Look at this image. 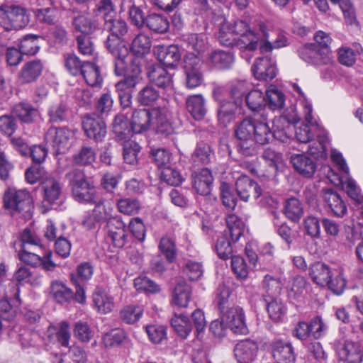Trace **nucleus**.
Returning <instances> with one entry per match:
<instances>
[{
	"mask_svg": "<svg viewBox=\"0 0 363 363\" xmlns=\"http://www.w3.org/2000/svg\"><path fill=\"white\" fill-rule=\"evenodd\" d=\"M104 29L111 33L106 39V48L114 59H120L117 64V69H119L123 63L121 60L129 55L128 48L121 40V38L128 33V24L121 18L108 16L104 21Z\"/></svg>",
	"mask_w": 363,
	"mask_h": 363,
	"instance_id": "nucleus-1",
	"label": "nucleus"
},
{
	"mask_svg": "<svg viewBox=\"0 0 363 363\" xmlns=\"http://www.w3.org/2000/svg\"><path fill=\"white\" fill-rule=\"evenodd\" d=\"M126 59L123 58L121 60L123 63L119 69H117V64L120 59L113 60L115 74L118 77H123V79L115 84L117 94L133 93V90L142 80V70L138 59L135 58L131 61L129 68H127Z\"/></svg>",
	"mask_w": 363,
	"mask_h": 363,
	"instance_id": "nucleus-2",
	"label": "nucleus"
},
{
	"mask_svg": "<svg viewBox=\"0 0 363 363\" xmlns=\"http://www.w3.org/2000/svg\"><path fill=\"white\" fill-rule=\"evenodd\" d=\"M29 22L30 14L25 7L12 2L0 6V24L6 31L23 29Z\"/></svg>",
	"mask_w": 363,
	"mask_h": 363,
	"instance_id": "nucleus-3",
	"label": "nucleus"
},
{
	"mask_svg": "<svg viewBox=\"0 0 363 363\" xmlns=\"http://www.w3.org/2000/svg\"><path fill=\"white\" fill-rule=\"evenodd\" d=\"M255 116L245 118L235 126L238 152L244 157L257 155V147L254 141Z\"/></svg>",
	"mask_w": 363,
	"mask_h": 363,
	"instance_id": "nucleus-4",
	"label": "nucleus"
},
{
	"mask_svg": "<svg viewBox=\"0 0 363 363\" xmlns=\"http://www.w3.org/2000/svg\"><path fill=\"white\" fill-rule=\"evenodd\" d=\"M73 133L67 127L51 126L45 134L46 145L57 154L65 153L71 145Z\"/></svg>",
	"mask_w": 363,
	"mask_h": 363,
	"instance_id": "nucleus-5",
	"label": "nucleus"
},
{
	"mask_svg": "<svg viewBox=\"0 0 363 363\" xmlns=\"http://www.w3.org/2000/svg\"><path fill=\"white\" fill-rule=\"evenodd\" d=\"M4 206L5 208L13 212L27 213L33 208L32 199L25 190L9 189L4 193Z\"/></svg>",
	"mask_w": 363,
	"mask_h": 363,
	"instance_id": "nucleus-6",
	"label": "nucleus"
},
{
	"mask_svg": "<svg viewBox=\"0 0 363 363\" xmlns=\"http://www.w3.org/2000/svg\"><path fill=\"white\" fill-rule=\"evenodd\" d=\"M44 206H60L64 200L63 185L60 178L48 177L42 182Z\"/></svg>",
	"mask_w": 363,
	"mask_h": 363,
	"instance_id": "nucleus-7",
	"label": "nucleus"
},
{
	"mask_svg": "<svg viewBox=\"0 0 363 363\" xmlns=\"http://www.w3.org/2000/svg\"><path fill=\"white\" fill-rule=\"evenodd\" d=\"M82 127L86 135L96 143L103 141L107 133L105 121L96 114L84 116Z\"/></svg>",
	"mask_w": 363,
	"mask_h": 363,
	"instance_id": "nucleus-8",
	"label": "nucleus"
},
{
	"mask_svg": "<svg viewBox=\"0 0 363 363\" xmlns=\"http://www.w3.org/2000/svg\"><path fill=\"white\" fill-rule=\"evenodd\" d=\"M222 319L234 333L247 335L249 333L242 308L230 307L222 315Z\"/></svg>",
	"mask_w": 363,
	"mask_h": 363,
	"instance_id": "nucleus-9",
	"label": "nucleus"
},
{
	"mask_svg": "<svg viewBox=\"0 0 363 363\" xmlns=\"http://www.w3.org/2000/svg\"><path fill=\"white\" fill-rule=\"evenodd\" d=\"M158 113H160V108L135 110L132 114L130 122L133 133H141L148 130L152 127L155 116Z\"/></svg>",
	"mask_w": 363,
	"mask_h": 363,
	"instance_id": "nucleus-10",
	"label": "nucleus"
},
{
	"mask_svg": "<svg viewBox=\"0 0 363 363\" xmlns=\"http://www.w3.org/2000/svg\"><path fill=\"white\" fill-rule=\"evenodd\" d=\"M252 72L259 81H271L277 75L275 63L267 56L257 58L252 67Z\"/></svg>",
	"mask_w": 363,
	"mask_h": 363,
	"instance_id": "nucleus-11",
	"label": "nucleus"
},
{
	"mask_svg": "<svg viewBox=\"0 0 363 363\" xmlns=\"http://www.w3.org/2000/svg\"><path fill=\"white\" fill-rule=\"evenodd\" d=\"M154 54L157 60L165 67H175L181 59V52L178 45H157L154 48Z\"/></svg>",
	"mask_w": 363,
	"mask_h": 363,
	"instance_id": "nucleus-12",
	"label": "nucleus"
},
{
	"mask_svg": "<svg viewBox=\"0 0 363 363\" xmlns=\"http://www.w3.org/2000/svg\"><path fill=\"white\" fill-rule=\"evenodd\" d=\"M320 197L331 212L337 217H342L347 213V206L340 194L333 189L323 188Z\"/></svg>",
	"mask_w": 363,
	"mask_h": 363,
	"instance_id": "nucleus-13",
	"label": "nucleus"
},
{
	"mask_svg": "<svg viewBox=\"0 0 363 363\" xmlns=\"http://www.w3.org/2000/svg\"><path fill=\"white\" fill-rule=\"evenodd\" d=\"M274 359L278 363H295L296 356L289 342L275 340L270 344Z\"/></svg>",
	"mask_w": 363,
	"mask_h": 363,
	"instance_id": "nucleus-14",
	"label": "nucleus"
},
{
	"mask_svg": "<svg viewBox=\"0 0 363 363\" xmlns=\"http://www.w3.org/2000/svg\"><path fill=\"white\" fill-rule=\"evenodd\" d=\"M193 188L197 194L206 196L211 191L213 183V177L211 171L208 168H203L191 174Z\"/></svg>",
	"mask_w": 363,
	"mask_h": 363,
	"instance_id": "nucleus-15",
	"label": "nucleus"
},
{
	"mask_svg": "<svg viewBox=\"0 0 363 363\" xmlns=\"http://www.w3.org/2000/svg\"><path fill=\"white\" fill-rule=\"evenodd\" d=\"M257 352L258 345L250 339L240 341L234 348V354L238 363H252L255 359Z\"/></svg>",
	"mask_w": 363,
	"mask_h": 363,
	"instance_id": "nucleus-16",
	"label": "nucleus"
},
{
	"mask_svg": "<svg viewBox=\"0 0 363 363\" xmlns=\"http://www.w3.org/2000/svg\"><path fill=\"white\" fill-rule=\"evenodd\" d=\"M147 78L152 85L156 86L166 91L173 90L172 74L162 67L157 66L151 67L148 72Z\"/></svg>",
	"mask_w": 363,
	"mask_h": 363,
	"instance_id": "nucleus-17",
	"label": "nucleus"
},
{
	"mask_svg": "<svg viewBox=\"0 0 363 363\" xmlns=\"http://www.w3.org/2000/svg\"><path fill=\"white\" fill-rule=\"evenodd\" d=\"M337 353L340 359L347 363H361L363 359V348L358 342L345 340Z\"/></svg>",
	"mask_w": 363,
	"mask_h": 363,
	"instance_id": "nucleus-18",
	"label": "nucleus"
},
{
	"mask_svg": "<svg viewBox=\"0 0 363 363\" xmlns=\"http://www.w3.org/2000/svg\"><path fill=\"white\" fill-rule=\"evenodd\" d=\"M238 195L244 201H247L250 196L257 199L261 195V189L254 180L245 175L240 176L235 183Z\"/></svg>",
	"mask_w": 363,
	"mask_h": 363,
	"instance_id": "nucleus-19",
	"label": "nucleus"
},
{
	"mask_svg": "<svg viewBox=\"0 0 363 363\" xmlns=\"http://www.w3.org/2000/svg\"><path fill=\"white\" fill-rule=\"evenodd\" d=\"M44 64L41 60H33L26 62L18 74V81L22 84L35 82L41 75Z\"/></svg>",
	"mask_w": 363,
	"mask_h": 363,
	"instance_id": "nucleus-20",
	"label": "nucleus"
},
{
	"mask_svg": "<svg viewBox=\"0 0 363 363\" xmlns=\"http://www.w3.org/2000/svg\"><path fill=\"white\" fill-rule=\"evenodd\" d=\"M254 141L260 145H266L273 140L272 130L270 129L267 116L264 113L255 115Z\"/></svg>",
	"mask_w": 363,
	"mask_h": 363,
	"instance_id": "nucleus-21",
	"label": "nucleus"
},
{
	"mask_svg": "<svg viewBox=\"0 0 363 363\" xmlns=\"http://www.w3.org/2000/svg\"><path fill=\"white\" fill-rule=\"evenodd\" d=\"M181 46L189 53L201 55L207 48L206 38L202 34L186 33L180 38Z\"/></svg>",
	"mask_w": 363,
	"mask_h": 363,
	"instance_id": "nucleus-22",
	"label": "nucleus"
},
{
	"mask_svg": "<svg viewBox=\"0 0 363 363\" xmlns=\"http://www.w3.org/2000/svg\"><path fill=\"white\" fill-rule=\"evenodd\" d=\"M309 275L313 281L318 286L325 287L328 280L333 276L331 268L323 262H315L309 267Z\"/></svg>",
	"mask_w": 363,
	"mask_h": 363,
	"instance_id": "nucleus-23",
	"label": "nucleus"
},
{
	"mask_svg": "<svg viewBox=\"0 0 363 363\" xmlns=\"http://www.w3.org/2000/svg\"><path fill=\"white\" fill-rule=\"evenodd\" d=\"M291 162L296 171L305 177H312L315 172V162L304 154L291 156Z\"/></svg>",
	"mask_w": 363,
	"mask_h": 363,
	"instance_id": "nucleus-24",
	"label": "nucleus"
},
{
	"mask_svg": "<svg viewBox=\"0 0 363 363\" xmlns=\"http://www.w3.org/2000/svg\"><path fill=\"white\" fill-rule=\"evenodd\" d=\"M72 25L76 32L84 35H91L99 28L98 22L85 13H78L72 18Z\"/></svg>",
	"mask_w": 363,
	"mask_h": 363,
	"instance_id": "nucleus-25",
	"label": "nucleus"
},
{
	"mask_svg": "<svg viewBox=\"0 0 363 363\" xmlns=\"http://www.w3.org/2000/svg\"><path fill=\"white\" fill-rule=\"evenodd\" d=\"M92 300L95 308L101 313H108L113 308V298L101 287L96 288L92 295Z\"/></svg>",
	"mask_w": 363,
	"mask_h": 363,
	"instance_id": "nucleus-26",
	"label": "nucleus"
},
{
	"mask_svg": "<svg viewBox=\"0 0 363 363\" xmlns=\"http://www.w3.org/2000/svg\"><path fill=\"white\" fill-rule=\"evenodd\" d=\"M208 60L216 69H228L233 65L235 57L230 51L216 50L209 54Z\"/></svg>",
	"mask_w": 363,
	"mask_h": 363,
	"instance_id": "nucleus-27",
	"label": "nucleus"
},
{
	"mask_svg": "<svg viewBox=\"0 0 363 363\" xmlns=\"http://www.w3.org/2000/svg\"><path fill=\"white\" fill-rule=\"evenodd\" d=\"M74 199L80 203H96V190L89 182L73 187L72 189Z\"/></svg>",
	"mask_w": 363,
	"mask_h": 363,
	"instance_id": "nucleus-28",
	"label": "nucleus"
},
{
	"mask_svg": "<svg viewBox=\"0 0 363 363\" xmlns=\"http://www.w3.org/2000/svg\"><path fill=\"white\" fill-rule=\"evenodd\" d=\"M225 220L227 228L224 234L229 235L233 242H238L245 232V223L235 214H229Z\"/></svg>",
	"mask_w": 363,
	"mask_h": 363,
	"instance_id": "nucleus-29",
	"label": "nucleus"
},
{
	"mask_svg": "<svg viewBox=\"0 0 363 363\" xmlns=\"http://www.w3.org/2000/svg\"><path fill=\"white\" fill-rule=\"evenodd\" d=\"M186 106L188 112L195 120L199 121L204 118L207 110L202 95L196 94L189 96L186 101Z\"/></svg>",
	"mask_w": 363,
	"mask_h": 363,
	"instance_id": "nucleus-30",
	"label": "nucleus"
},
{
	"mask_svg": "<svg viewBox=\"0 0 363 363\" xmlns=\"http://www.w3.org/2000/svg\"><path fill=\"white\" fill-rule=\"evenodd\" d=\"M12 113L25 123H33L38 116V110L27 102H20L16 104L13 107Z\"/></svg>",
	"mask_w": 363,
	"mask_h": 363,
	"instance_id": "nucleus-31",
	"label": "nucleus"
},
{
	"mask_svg": "<svg viewBox=\"0 0 363 363\" xmlns=\"http://www.w3.org/2000/svg\"><path fill=\"white\" fill-rule=\"evenodd\" d=\"M160 97V94L153 85L147 84L140 89L136 96L135 101L140 106H154Z\"/></svg>",
	"mask_w": 363,
	"mask_h": 363,
	"instance_id": "nucleus-32",
	"label": "nucleus"
},
{
	"mask_svg": "<svg viewBox=\"0 0 363 363\" xmlns=\"http://www.w3.org/2000/svg\"><path fill=\"white\" fill-rule=\"evenodd\" d=\"M191 286L184 281L177 284L173 294L172 303L179 307H186L191 296Z\"/></svg>",
	"mask_w": 363,
	"mask_h": 363,
	"instance_id": "nucleus-33",
	"label": "nucleus"
},
{
	"mask_svg": "<svg viewBox=\"0 0 363 363\" xmlns=\"http://www.w3.org/2000/svg\"><path fill=\"white\" fill-rule=\"evenodd\" d=\"M69 108L67 104L60 101L52 104L48 111L49 122L60 123L68 119Z\"/></svg>",
	"mask_w": 363,
	"mask_h": 363,
	"instance_id": "nucleus-34",
	"label": "nucleus"
},
{
	"mask_svg": "<svg viewBox=\"0 0 363 363\" xmlns=\"http://www.w3.org/2000/svg\"><path fill=\"white\" fill-rule=\"evenodd\" d=\"M214 157V152L211 145L204 142H199L191 155L194 163L208 164Z\"/></svg>",
	"mask_w": 363,
	"mask_h": 363,
	"instance_id": "nucleus-35",
	"label": "nucleus"
},
{
	"mask_svg": "<svg viewBox=\"0 0 363 363\" xmlns=\"http://www.w3.org/2000/svg\"><path fill=\"white\" fill-rule=\"evenodd\" d=\"M266 105L272 111L281 110L285 103V96L276 86L271 84L265 94Z\"/></svg>",
	"mask_w": 363,
	"mask_h": 363,
	"instance_id": "nucleus-36",
	"label": "nucleus"
},
{
	"mask_svg": "<svg viewBox=\"0 0 363 363\" xmlns=\"http://www.w3.org/2000/svg\"><path fill=\"white\" fill-rule=\"evenodd\" d=\"M151 46L150 38L147 35L140 33L133 39L130 51L134 55L142 57L150 52Z\"/></svg>",
	"mask_w": 363,
	"mask_h": 363,
	"instance_id": "nucleus-37",
	"label": "nucleus"
},
{
	"mask_svg": "<svg viewBox=\"0 0 363 363\" xmlns=\"http://www.w3.org/2000/svg\"><path fill=\"white\" fill-rule=\"evenodd\" d=\"M145 26L155 33H164L169 30V23L167 16L152 13L146 16V23Z\"/></svg>",
	"mask_w": 363,
	"mask_h": 363,
	"instance_id": "nucleus-38",
	"label": "nucleus"
},
{
	"mask_svg": "<svg viewBox=\"0 0 363 363\" xmlns=\"http://www.w3.org/2000/svg\"><path fill=\"white\" fill-rule=\"evenodd\" d=\"M81 74L86 84L91 86H101L102 84L103 78L99 67L94 63L84 62V69Z\"/></svg>",
	"mask_w": 363,
	"mask_h": 363,
	"instance_id": "nucleus-39",
	"label": "nucleus"
},
{
	"mask_svg": "<svg viewBox=\"0 0 363 363\" xmlns=\"http://www.w3.org/2000/svg\"><path fill=\"white\" fill-rule=\"evenodd\" d=\"M239 106L228 101H223L220 103L218 110V119L220 124L226 127L235 118V111Z\"/></svg>",
	"mask_w": 363,
	"mask_h": 363,
	"instance_id": "nucleus-40",
	"label": "nucleus"
},
{
	"mask_svg": "<svg viewBox=\"0 0 363 363\" xmlns=\"http://www.w3.org/2000/svg\"><path fill=\"white\" fill-rule=\"evenodd\" d=\"M113 131L118 140H124L130 137L132 125L128 122L127 117L123 114H118L113 122Z\"/></svg>",
	"mask_w": 363,
	"mask_h": 363,
	"instance_id": "nucleus-41",
	"label": "nucleus"
},
{
	"mask_svg": "<svg viewBox=\"0 0 363 363\" xmlns=\"http://www.w3.org/2000/svg\"><path fill=\"white\" fill-rule=\"evenodd\" d=\"M284 213L290 220L298 223L303 215V209L300 201L294 197L287 199L285 202Z\"/></svg>",
	"mask_w": 363,
	"mask_h": 363,
	"instance_id": "nucleus-42",
	"label": "nucleus"
},
{
	"mask_svg": "<svg viewBox=\"0 0 363 363\" xmlns=\"http://www.w3.org/2000/svg\"><path fill=\"white\" fill-rule=\"evenodd\" d=\"M249 84L246 81L239 80L233 82L230 86V94L233 99L232 103L240 106L245 96L249 92Z\"/></svg>",
	"mask_w": 363,
	"mask_h": 363,
	"instance_id": "nucleus-43",
	"label": "nucleus"
},
{
	"mask_svg": "<svg viewBox=\"0 0 363 363\" xmlns=\"http://www.w3.org/2000/svg\"><path fill=\"white\" fill-rule=\"evenodd\" d=\"M152 128L157 134L167 137L173 133L172 124L167 118L165 111L160 108V113L155 116Z\"/></svg>",
	"mask_w": 363,
	"mask_h": 363,
	"instance_id": "nucleus-44",
	"label": "nucleus"
},
{
	"mask_svg": "<svg viewBox=\"0 0 363 363\" xmlns=\"http://www.w3.org/2000/svg\"><path fill=\"white\" fill-rule=\"evenodd\" d=\"M51 293L55 301L60 303L68 302L73 298L72 291L60 281L52 282Z\"/></svg>",
	"mask_w": 363,
	"mask_h": 363,
	"instance_id": "nucleus-45",
	"label": "nucleus"
},
{
	"mask_svg": "<svg viewBox=\"0 0 363 363\" xmlns=\"http://www.w3.org/2000/svg\"><path fill=\"white\" fill-rule=\"evenodd\" d=\"M40 36L36 35H26L19 43V50L23 55H34L40 50L38 40Z\"/></svg>",
	"mask_w": 363,
	"mask_h": 363,
	"instance_id": "nucleus-46",
	"label": "nucleus"
},
{
	"mask_svg": "<svg viewBox=\"0 0 363 363\" xmlns=\"http://www.w3.org/2000/svg\"><path fill=\"white\" fill-rule=\"evenodd\" d=\"M171 325L175 332L182 338L186 339L192 330L191 324L186 315L175 316L171 320Z\"/></svg>",
	"mask_w": 363,
	"mask_h": 363,
	"instance_id": "nucleus-47",
	"label": "nucleus"
},
{
	"mask_svg": "<svg viewBox=\"0 0 363 363\" xmlns=\"http://www.w3.org/2000/svg\"><path fill=\"white\" fill-rule=\"evenodd\" d=\"M219 189L223 204L228 210H233L237 204V197L233 193V188L228 183L222 182Z\"/></svg>",
	"mask_w": 363,
	"mask_h": 363,
	"instance_id": "nucleus-48",
	"label": "nucleus"
},
{
	"mask_svg": "<svg viewBox=\"0 0 363 363\" xmlns=\"http://www.w3.org/2000/svg\"><path fill=\"white\" fill-rule=\"evenodd\" d=\"M247 107L252 111H257L266 106L265 95L259 90H252L245 96Z\"/></svg>",
	"mask_w": 363,
	"mask_h": 363,
	"instance_id": "nucleus-49",
	"label": "nucleus"
},
{
	"mask_svg": "<svg viewBox=\"0 0 363 363\" xmlns=\"http://www.w3.org/2000/svg\"><path fill=\"white\" fill-rule=\"evenodd\" d=\"M333 4H338L341 9L345 22L349 25L359 26L357 20L354 9L352 7L350 0H330Z\"/></svg>",
	"mask_w": 363,
	"mask_h": 363,
	"instance_id": "nucleus-50",
	"label": "nucleus"
},
{
	"mask_svg": "<svg viewBox=\"0 0 363 363\" xmlns=\"http://www.w3.org/2000/svg\"><path fill=\"white\" fill-rule=\"evenodd\" d=\"M227 236L225 234L219 236L215 245L218 256L223 260L230 258L233 252L231 243Z\"/></svg>",
	"mask_w": 363,
	"mask_h": 363,
	"instance_id": "nucleus-51",
	"label": "nucleus"
},
{
	"mask_svg": "<svg viewBox=\"0 0 363 363\" xmlns=\"http://www.w3.org/2000/svg\"><path fill=\"white\" fill-rule=\"evenodd\" d=\"M125 337V333L123 330L116 328L104 335L103 342L107 348L114 347L121 345Z\"/></svg>",
	"mask_w": 363,
	"mask_h": 363,
	"instance_id": "nucleus-52",
	"label": "nucleus"
},
{
	"mask_svg": "<svg viewBox=\"0 0 363 363\" xmlns=\"http://www.w3.org/2000/svg\"><path fill=\"white\" fill-rule=\"evenodd\" d=\"M118 210L125 215L137 214L140 209V203L135 199L125 198L117 201Z\"/></svg>",
	"mask_w": 363,
	"mask_h": 363,
	"instance_id": "nucleus-53",
	"label": "nucleus"
},
{
	"mask_svg": "<svg viewBox=\"0 0 363 363\" xmlns=\"http://www.w3.org/2000/svg\"><path fill=\"white\" fill-rule=\"evenodd\" d=\"M262 287L269 296L274 298L280 294L282 284L279 279L267 274L262 281Z\"/></svg>",
	"mask_w": 363,
	"mask_h": 363,
	"instance_id": "nucleus-54",
	"label": "nucleus"
},
{
	"mask_svg": "<svg viewBox=\"0 0 363 363\" xmlns=\"http://www.w3.org/2000/svg\"><path fill=\"white\" fill-rule=\"evenodd\" d=\"M159 248L169 262H173L177 257V248L173 240L168 237L161 238Z\"/></svg>",
	"mask_w": 363,
	"mask_h": 363,
	"instance_id": "nucleus-55",
	"label": "nucleus"
},
{
	"mask_svg": "<svg viewBox=\"0 0 363 363\" xmlns=\"http://www.w3.org/2000/svg\"><path fill=\"white\" fill-rule=\"evenodd\" d=\"M140 152V145L135 141H128L123 146V159L130 164H135L138 162V155Z\"/></svg>",
	"mask_w": 363,
	"mask_h": 363,
	"instance_id": "nucleus-56",
	"label": "nucleus"
},
{
	"mask_svg": "<svg viewBox=\"0 0 363 363\" xmlns=\"http://www.w3.org/2000/svg\"><path fill=\"white\" fill-rule=\"evenodd\" d=\"M143 310L138 306L130 305L121 311V318L128 324L137 322L143 315Z\"/></svg>",
	"mask_w": 363,
	"mask_h": 363,
	"instance_id": "nucleus-57",
	"label": "nucleus"
},
{
	"mask_svg": "<svg viewBox=\"0 0 363 363\" xmlns=\"http://www.w3.org/2000/svg\"><path fill=\"white\" fill-rule=\"evenodd\" d=\"M74 335L82 342H89L93 337V331L87 323L79 320L74 324Z\"/></svg>",
	"mask_w": 363,
	"mask_h": 363,
	"instance_id": "nucleus-58",
	"label": "nucleus"
},
{
	"mask_svg": "<svg viewBox=\"0 0 363 363\" xmlns=\"http://www.w3.org/2000/svg\"><path fill=\"white\" fill-rule=\"evenodd\" d=\"M259 38L252 31H249L242 35H240L238 40V45L240 49L249 51H254L258 47Z\"/></svg>",
	"mask_w": 363,
	"mask_h": 363,
	"instance_id": "nucleus-59",
	"label": "nucleus"
},
{
	"mask_svg": "<svg viewBox=\"0 0 363 363\" xmlns=\"http://www.w3.org/2000/svg\"><path fill=\"white\" fill-rule=\"evenodd\" d=\"M134 285L138 291L157 294L160 291V286L146 277H139L135 279Z\"/></svg>",
	"mask_w": 363,
	"mask_h": 363,
	"instance_id": "nucleus-60",
	"label": "nucleus"
},
{
	"mask_svg": "<svg viewBox=\"0 0 363 363\" xmlns=\"http://www.w3.org/2000/svg\"><path fill=\"white\" fill-rule=\"evenodd\" d=\"M300 57L308 63H314L320 55V48L315 44H306L298 50Z\"/></svg>",
	"mask_w": 363,
	"mask_h": 363,
	"instance_id": "nucleus-61",
	"label": "nucleus"
},
{
	"mask_svg": "<svg viewBox=\"0 0 363 363\" xmlns=\"http://www.w3.org/2000/svg\"><path fill=\"white\" fill-rule=\"evenodd\" d=\"M146 333L149 340L154 344H160L167 338V330L164 325H147Z\"/></svg>",
	"mask_w": 363,
	"mask_h": 363,
	"instance_id": "nucleus-62",
	"label": "nucleus"
},
{
	"mask_svg": "<svg viewBox=\"0 0 363 363\" xmlns=\"http://www.w3.org/2000/svg\"><path fill=\"white\" fill-rule=\"evenodd\" d=\"M150 157L158 167L163 169L169 166L171 160V153L164 148H153L150 150Z\"/></svg>",
	"mask_w": 363,
	"mask_h": 363,
	"instance_id": "nucleus-63",
	"label": "nucleus"
},
{
	"mask_svg": "<svg viewBox=\"0 0 363 363\" xmlns=\"http://www.w3.org/2000/svg\"><path fill=\"white\" fill-rule=\"evenodd\" d=\"M161 179L163 182L172 186H179L183 180L180 173L169 165L162 169Z\"/></svg>",
	"mask_w": 363,
	"mask_h": 363,
	"instance_id": "nucleus-64",
	"label": "nucleus"
}]
</instances>
